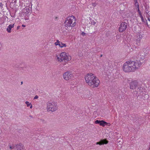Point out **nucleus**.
I'll use <instances>...</instances> for the list:
<instances>
[{
	"label": "nucleus",
	"instance_id": "18",
	"mask_svg": "<svg viewBox=\"0 0 150 150\" xmlns=\"http://www.w3.org/2000/svg\"><path fill=\"white\" fill-rule=\"evenodd\" d=\"M137 11H138V12L139 13V16H142V13L140 11L139 9V8H137Z\"/></svg>",
	"mask_w": 150,
	"mask_h": 150
},
{
	"label": "nucleus",
	"instance_id": "29",
	"mask_svg": "<svg viewBox=\"0 0 150 150\" xmlns=\"http://www.w3.org/2000/svg\"><path fill=\"white\" fill-rule=\"evenodd\" d=\"M149 11L148 10H146V13L148 14L149 13Z\"/></svg>",
	"mask_w": 150,
	"mask_h": 150
},
{
	"label": "nucleus",
	"instance_id": "11",
	"mask_svg": "<svg viewBox=\"0 0 150 150\" xmlns=\"http://www.w3.org/2000/svg\"><path fill=\"white\" fill-rule=\"evenodd\" d=\"M140 56H139V59L137 60H140L141 62L143 63V60L145 59V53L143 52H141L140 53Z\"/></svg>",
	"mask_w": 150,
	"mask_h": 150
},
{
	"label": "nucleus",
	"instance_id": "26",
	"mask_svg": "<svg viewBox=\"0 0 150 150\" xmlns=\"http://www.w3.org/2000/svg\"><path fill=\"white\" fill-rule=\"evenodd\" d=\"M85 34H86V33H84V32H82V35H83V36L85 35Z\"/></svg>",
	"mask_w": 150,
	"mask_h": 150
},
{
	"label": "nucleus",
	"instance_id": "25",
	"mask_svg": "<svg viewBox=\"0 0 150 150\" xmlns=\"http://www.w3.org/2000/svg\"><path fill=\"white\" fill-rule=\"evenodd\" d=\"M92 5L94 7H95L96 6V4L93 3L92 4Z\"/></svg>",
	"mask_w": 150,
	"mask_h": 150
},
{
	"label": "nucleus",
	"instance_id": "30",
	"mask_svg": "<svg viewBox=\"0 0 150 150\" xmlns=\"http://www.w3.org/2000/svg\"><path fill=\"white\" fill-rule=\"evenodd\" d=\"M30 108L31 109L32 108V106L31 104L30 105Z\"/></svg>",
	"mask_w": 150,
	"mask_h": 150
},
{
	"label": "nucleus",
	"instance_id": "6",
	"mask_svg": "<svg viewBox=\"0 0 150 150\" xmlns=\"http://www.w3.org/2000/svg\"><path fill=\"white\" fill-rule=\"evenodd\" d=\"M58 108V106L57 102L53 101L51 102L49 101L47 102V110L49 111L54 112L57 110Z\"/></svg>",
	"mask_w": 150,
	"mask_h": 150
},
{
	"label": "nucleus",
	"instance_id": "23",
	"mask_svg": "<svg viewBox=\"0 0 150 150\" xmlns=\"http://www.w3.org/2000/svg\"><path fill=\"white\" fill-rule=\"evenodd\" d=\"M106 123H105V125H106L110 126L111 125L110 123H107L106 122Z\"/></svg>",
	"mask_w": 150,
	"mask_h": 150
},
{
	"label": "nucleus",
	"instance_id": "13",
	"mask_svg": "<svg viewBox=\"0 0 150 150\" xmlns=\"http://www.w3.org/2000/svg\"><path fill=\"white\" fill-rule=\"evenodd\" d=\"M108 143V141L105 139L100 140L99 142H96V144L100 145H103L104 144H106Z\"/></svg>",
	"mask_w": 150,
	"mask_h": 150
},
{
	"label": "nucleus",
	"instance_id": "24",
	"mask_svg": "<svg viewBox=\"0 0 150 150\" xmlns=\"http://www.w3.org/2000/svg\"><path fill=\"white\" fill-rule=\"evenodd\" d=\"M38 98H39L38 96L37 95H36L34 97V99H38Z\"/></svg>",
	"mask_w": 150,
	"mask_h": 150
},
{
	"label": "nucleus",
	"instance_id": "35",
	"mask_svg": "<svg viewBox=\"0 0 150 150\" xmlns=\"http://www.w3.org/2000/svg\"><path fill=\"white\" fill-rule=\"evenodd\" d=\"M21 84H22L23 83V81H21Z\"/></svg>",
	"mask_w": 150,
	"mask_h": 150
},
{
	"label": "nucleus",
	"instance_id": "8",
	"mask_svg": "<svg viewBox=\"0 0 150 150\" xmlns=\"http://www.w3.org/2000/svg\"><path fill=\"white\" fill-rule=\"evenodd\" d=\"M24 147L23 144L21 143L16 145L13 146H10V148L13 149V150H22L23 149Z\"/></svg>",
	"mask_w": 150,
	"mask_h": 150
},
{
	"label": "nucleus",
	"instance_id": "36",
	"mask_svg": "<svg viewBox=\"0 0 150 150\" xmlns=\"http://www.w3.org/2000/svg\"><path fill=\"white\" fill-rule=\"evenodd\" d=\"M57 18H58V17H55V19H56Z\"/></svg>",
	"mask_w": 150,
	"mask_h": 150
},
{
	"label": "nucleus",
	"instance_id": "17",
	"mask_svg": "<svg viewBox=\"0 0 150 150\" xmlns=\"http://www.w3.org/2000/svg\"><path fill=\"white\" fill-rule=\"evenodd\" d=\"M134 0V5L137 8H139V4L137 0Z\"/></svg>",
	"mask_w": 150,
	"mask_h": 150
},
{
	"label": "nucleus",
	"instance_id": "22",
	"mask_svg": "<svg viewBox=\"0 0 150 150\" xmlns=\"http://www.w3.org/2000/svg\"><path fill=\"white\" fill-rule=\"evenodd\" d=\"M96 23L94 20H92L91 21V24L92 25H95Z\"/></svg>",
	"mask_w": 150,
	"mask_h": 150
},
{
	"label": "nucleus",
	"instance_id": "9",
	"mask_svg": "<svg viewBox=\"0 0 150 150\" xmlns=\"http://www.w3.org/2000/svg\"><path fill=\"white\" fill-rule=\"evenodd\" d=\"M127 27V23L125 22H122L121 23L119 28L120 32H122L125 31Z\"/></svg>",
	"mask_w": 150,
	"mask_h": 150
},
{
	"label": "nucleus",
	"instance_id": "4",
	"mask_svg": "<svg viewBox=\"0 0 150 150\" xmlns=\"http://www.w3.org/2000/svg\"><path fill=\"white\" fill-rule=\"evenodd\" d=\"M76 18L73 16H69L66 18L64 22L65 27L68 28L69 27L72 28L75 26L76 25Z\"/></svg>",
	"mask_w": 150,
	"mask_h": 150
},
{
	"label": "nucleus",
	"instance_id": "33",
	"mask_svg": "<svg viewBox=\"0 0 150 150\" xmlns=\"http://www.w3.org/2000/svg\"><path fill=\"white\" fill-rule=\"evenodd\" d=\"M29 117L32 118L33 117L31 115H29Z\"/></svg>",
	"mask_w": 150,
	"mask_h": 150
},
{
	"label": "nucleus",
	"instance_id": "2",
	"mask_svg": "<svg viewBox=\"0 0 150 150\" xmlns=\"http://www.w3.org/2000/svg\"><path fill=\"white\" fill-rule=\"evenodd\" d=\"M86 83L90 86H93V87H97L100 83V81L96 76L92 74H88L85 76Z\"/></svg>",
	"mask_w": 150,
	"mask_h": 150
},
{
	"label": "nucleus",
	"instance_id": "28",
	"mask_svg": "<svg viewBox=\"0 0 150 150\" xmlns=\"http://www.w3.org/2000/svg\"><path fill=\"white\" fill-rule=\"evenodd\" d=\"M20 26H17V30L19 29L20 28Z\"/></svg>",
	"mask_w": 150,
	"mask_h": 150
},
{
	"label": "nucleus",
	"instance_id": "7",
	"mask_svg": "<svg viewBox=\"0 0 150 150\" xmlns=\"http://www.w3.org/2000/svg\"><path fill=\"white\" fill-rule=\"evenodd\" d=\"M74 76L71 72L67 71L64 73L63 77L64 79L66 80H68L70 79H71Z\"/></svg>",
	"mask_w": 150,
	"mask_h": 150
},
{
	"label": "nucleus",
	"instance_id": "5",
	"mask_svg": "<svg viewBox=\"0 0 150 150\" xmlns=\"http://www.w3.org/2000/svg\"><path fill=\"white\" fill-rule=\"evenodd\" d=\"M57 57L58 61L60 62L63 61L67 62L71 59V57L68 55V54L64 52H62L58 56H57Z\"/></svg>",
	"mask_w": 150,
	"mask_h": 150
},
{
	"label": "nucleus",
	"instance_id": "32",
	"mask_svg": "<svg viewBox=\"0 0 150 150\" xmlns=\"http://www.w3.org/2000/svg\"><path fill=\"white\" fill-rule=\"evenodd\" d=\"M148 20L149 21H150V19L149 18H148Z\"/></svg>",
	"mask_w": 150,
	"mask_h": 150
},
{
	"label": "nucleus",
	"instance_id": "16",
	"mask_svg": "<svg viewBox=\"0 0 150 150\" xmlns=\"http://www.w3.org/2000/svg\"><path fill=\"white\" fill-rule=\"evenodd\" d=\"M105 123H106V122L104 121L103 120H100L99 125L100 126L104 127L105 126Z\"/></svg>",
	"mask_w": 150,
	"mask_h": 150
},
{
	"label": "nucleus",
	"instance_id": "27",
	"mask_svg": "<svg viewBox=\"0 0 150 150\" xmlns=\"http://www.w3.org/2000/svg\"><path fill=\"white\" fill-rule=\"evenodd\" d=\"M3 4L1 3H0V7L1 6V7H2V6H3Z\"/></svg>",
	"mask_w": 150,
	"mask_h": 150
},
{
	"label": "nucleus",
	"instance_id": "19",
	"mask_svg": "<svg viewBox=\"0 0 150 150\" xmlns=\"http://www.w3.org/2000/svg\"><path fill=\"white\" fill-rule=\"evenodd\" d=\"M25 104L27 105V107L29 106L31 104V103H30L28 101H26L25 102Z\"/></svg>",
	"mask_w": 150,
	"mask_h": 150
},
{
	"label": "nucleus",
	"instance_id": "34",
	"mask_svg": "<svg viewBox=\"0 0 150 150\" xmlns=\"http://www.w3.org/2000/svg\"><path fill=\"white\" fill-rule=\"evenodd\" d=\"M103 56V55L102 54H101L100 56V57H102Z\"/></svg>",
	"mask_w": 150,
	"mask_h": 150
},
{
	"label": "nucleus",
	"instance_id": "20",
	"mask_svg": "<svg viewBox=\"0 0 150 150\" xmlns=\"http://www.w3.org/2000/svg\"><path fill=\"white\" fill-rule=\"evenodd\" d=\"M100 120H96L95 122V123L96 124H100Z\"/></svg>",
	"mask_w": 150,
	"mask_h": 150
},
{
	"label": "nucleus",
	"instance_id": "1",
	"mask_svg": "<svg viewBox=\"0 0 150 150\" xmlns=\"http://www.w3.org/2000/svg\"><path fill=\"white\" fill-rule=\"evenodd\" d=\"M142 62L136 60L134 61H129L126 62L122 67L123 71L125 72H133L139 68L141 66Z\"/></svg>",
	"mask_w": 150,
	"mask_h": 150
},
{
	"label": "nucleus",
	"instance_id": "21",
	"mask_svg": "<svg viewBox=\"0 0 150 150\" xmlns=\"http://www.w3.org/2000/svg\"><path fill=\"white\" fill-rule=\"evenodd\" d=\"M140 17L141 18L142 21L143 22H144V19L143 17L142 16H140Z\"/></svg>",
	"mask_w": 150,
	"mask_h": 150
},
{
	"label": "nucleus",
	"instance_id": "3",
	"mask_svg": "<svg viewBox=\"0 0 150 150\" xmlns=\"http://www.w3.org/2000/svg\"><path fill=\"white\" fill-rule=\"evenodd\" d=\"M138 83L137 81H132L129 83V86L130 88L132 89H136L135 91L133 93V94L134 96L137 97L138 98L140 96L141 93L142 92L140 91L141 87H138Z\"/></svg>",
	"mask_w": 150,
	"mask_h": 150
},
{
	"label": "nucleus",
	"instance_id": "15",
	"mask_svg": "<svg viewBox=\"0 0 150 150\" xmlns=\"http://www.w3.org/2000/svg\"><path fill=\"white\" fill-rule=\"evenodd\" d=\"M30 14H27L23 13V16H24V19L25 20H27L29 19V16Z\"/></svg>",
	"mask_w": 150,
	"mask_h": 150
},
{
	"label": "nucleus",
	"instance_id": "14",
	"mask_svg": "<svg viewBox=\"0 0 150 150\" xmlns=\"http://www.w3.org/2000/svg\"><path fill=\"white\" fill-rule=\"evenodd\" d=\"M14 26V24H13V25L10 24L9 25V26L7 27L6 30L7 32L8 33H10L11 32V30L12 28H13Z\"/></svg>",
	"mask_w": 150,
	"mask_h": 150
},
{
	"label": "nucleus",
	"instance_id": "31",
	"mask_svg": "<svg viewBox=\"0 0 150 150\" xmlns=\"http://www.w3.org/2000/svg\"><path fill=\"white\" fill-rule=\"evenodd\" d=\"M22 27H25V25H23V24H22Z\"/></svg>",
	"mask_w": 150,
	"mask_h": 150
},
{
	"label": "nucleus",
	"instance_id": "10",
	"mask_svg": "<svg viewBox=\"0 0 150 150\" xmlns=\"http://www.w3.org/2000/svg\"><path fill=\"white\" fill-rule=\"evenodd\" d=\"M24 13H26V14H31L32 12V8L29 6H26L23 11Z\"/></svg>",
	"mask_w": 150,
	"mask_h": 150
},
{
	"label": "nucleus",
	"instance_id": "12",
	"mask_svg": "<svg viewBox=\"0 0 150 150\" xmlns=\"http://www.w3.org/2000/svg\"><path fill=\"white\" fill-rule=\"evenodd\" d=\"M55 45H58L59 47L62 48L67 46V45L63 43L62 42H60L59 40H57V42L55 43Z\"/></svg>",
	"mask_w": 150,
	"mask_h": 150
}]
</instances>
